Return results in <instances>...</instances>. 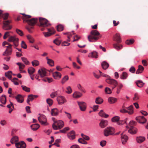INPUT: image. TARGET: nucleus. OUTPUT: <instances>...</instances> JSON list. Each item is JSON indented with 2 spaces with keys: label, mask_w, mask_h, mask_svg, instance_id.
Wrapping results in <instances>:
<instances>
[{
  "label": "nucleus",
  "mask_w": 148,
  "mask_h": 148,
  "mask_svg": "<svg viewBox=\"0 0 148 148\" xmlns=\"http://www.w3.org/2000/svg\"><path fill=\"white\" fill-rule=\"evenodd\" d=\"M21 14L23 15L22 17V18L23 20V21L25 22H27L28 24L31 26L30 27H27V29L29 32H31L32 31L31 29L33 28V26L37 22L38 19L37 18H33L30 20H28V19L31 18V16L30 15H27L24 13H22Z\"/></svg>",
  "instance_id": "nucleus-1"
},
{
  "label": "nucleus",
  "mask_w": 148,
  "mask_h": 148,
  "mask_svg": "<svg viewBox=\"0 0 148 148\" xmlns=\"http://www.w3.org/2000/svg\"><path fill=\"white\" fill-rule=\"evenodd\" d=\"M113 40L116 42L113 44V47L117 50L121 49L123 46L120 44L121 42V39L119 34L116 33L113 36Z\"/></svg>",
  "instance_id": "nucleus-2"
},
{
  "label": "nucleus",
  "mask_w": 148,
  "mask_h": 148,
  "mask_svg": "<svg viewBox=\"0 0 148 148\" xmlns=\"http://www.w3.org/2000/svg\"><path fill=\"white\" fill-rule=\"evenodd\" d=\"M99 32L96 30H92L90 32V35L88 36V39L90 42H93L96 41L101 37Z\"/></svg>",
  "instance_id": "nucleus-3"
},
{
  "label": "nucleus",
  "mask_w": 148,
  "mask_h": 148,
  "mask_svg": "<svg viewBox=\"0 0 148 148\" xmlns=\"http://www.w3.org/2000/svg\"><path fill=\"white\" fill-rule=\"evenodd\" d=\"M2 46L6 47L5 51L3 53L4 56H8L11 55L12 53V47L13 45L6 41H4L2 43Z\"/></svg>",
  "instance_id": "nucleus-4"
},
{
  "label": "nucleus",
  "mask_w": 148,
  "mask_h": 148,
  "mask_svg": "<svg viewBox=\"0 0 148 148\" xmlns=\"http://www.w3.org/2000/svg\"><path fill=\"white\" fill-rule=\"evenodd\" d=\"M135 123V121H130L128 122V125H126L125 127L127 128H129V129L128 132L132 134H135L137 132V129L136 128L134 127L133 125Z\"/></svg>",
  "instance_id": "nucleus-5"
},
{
  "label": "nucleus",
  "mask_w": 148,
  "mask_h": 148,
  "mask_svg": "<svg viewBox=\"0 0 148 148\" xmlns=\"http://www.w3.org/2000/svg\"><path fill=\"white\" fill-rule=\"evenodd\" d=\"M115 132L114 129L112 127H107L103 131L104 135L106 136L112 135Z\"/></svg>",
  "instance_id": "nucleus-6"
},
{
  "label": "nucleus",
  "mask_w": 148,
  "mask_h": 148,
  "mask_svg": "<svg viewBox=\"0 0 148 148\" xmlns=\"http://www.w3.org/2000/svg\"><path fill=\"white\" fill-rule=\"evenodd\" d=\"M64 125L63 121H54L52 125V127L54 130H57L61 129Z\"/></svg>",
  "instance_id": "nucleus-7"
},
{
  "label": "nucleus",
  "mask_w": 148,
  "mask_h": 148,
  "mask_svg": "<svg viewBox=\"0 0 148 148\" xmlns=\"http://www.w3.org/2000/svg\"><path fill=\"white\" fill-rule=\"evenodd\" d=\"M39 21L40 23V26L41 27H43L41 29L42 31L44 30V27L48 26L50 25L48 23L47 20L44 18H40Z\"/></svg>",
  "instance_id": "nucleus-8"
},
{
  "label": "nucleus",
  "mask_w": 148,
  "mask_h": 148,
  "mask_svg": "<svg viewBox=\"0 0 148 148\" xmlns=\"http://www.w3.org/2000/svg\"><path fill=\"white\" fill-rule=\"evenodd\" d=\"M19 39L15 36H10L9 38L8 41L10 42H13V44L15 47L18 45Z\"/></svg>",
  "instance_id": "nucleus-9"
},
{
  "label": "nucleus",
  "mask_w": 148,
  "mask_h": 148,
  "mask_svg": "<svg viewBox=\"0 0 148 148\" xmlns=\"http://www.w3.org/2000/svg\"><path fill=\"white\" fill-rule=\"evenodd\" d=\"M106 81L107 83L112 85V89L113 90L114 88L118 85V82L117 81L113 79L108 78L106 79Z\"/></svg>",
  "instance_id": "nucleus-10"
},
{
  "label": "nucleus",
  "mask_w": 148,
  "mask_h": 148,
  "mask_svg": "<svg viewBox=\"0 0 148 148\" xmlns=\"http://www.w3.org/2000/svg\"><path fill=\"white\" fill-rule=\"evenodd\" d=\"M11 21H5L3 22V28L6 30L10 29L12 28V26L10 25Z\"/></svg>",
  "instance_id": "nucleus-11"
},
{
  "label": "nucleus",
  "mask_w": 148,
  "mask_h": 148,
  "mask_svg": "<svg viewBox=\"0 0 148 148\" xmlns=\"http://www.w3.org/2000/svg\"><path fill=\"white\" fill-rule=\"evenodd\" d=\"M48 31L49 32L43 33L44 36L46 37L49 36L51 35L54 34L56 32L55 30L53 28L48 29Z\"/></svg>",
  "instance_id": "nucleus-12"
},
{
  "label": "nucleus",
  "mask_w": 148,
  "mask_h": 148,
  "mask_svg": "<svg viewBox=\"0 0 148 148\" xmlns=\"http://www.w3.org/2000/svg\"><path fill=\"white\" fill-rule=\"evenodd\" d=\"M77 102L81 110L82 111H84L86 108V104L83 101H78Z\"/></svg>",
  "instance_id": "nucleus-13"
},
{
  "label": "nucleus",
  "mask_w": 148,
  "mask_h": 148,
  "mask_svg": "<svg viewBox=\"0 0 148 148\" xmlns=\"http://www.w3.org/2000/svg\"><path fill=\"white\" fill-rule=\"evenodd\" d=\"M38 73L41 77L42 78L46 76V69L42 68L39 70L38 71Z\"/></svg>",
  "instance_id": "nucleus-14"
},
{
  "label": "nucleus",
  "mask_w": 148,
  "mask_h": 148,
  "mask_svg": "<svg viewBox=\"0 0 148 148\" xmlns=\"http://www.w3.org/2000/svg\"><path fill=\"white\" fill-rule=\"evenodd\" d=\"M119 125H123L125 127L127 125L130 121H112Z\"/></svg>",
  "instance_id": "nucleus-15"
},
{
  "label": "nucleus",
  "mask_w": 148,
  "mask_h": 148,
  "mask_svg": "<svg viewBox=\"0 0 148 148\" xmlns=\"http://www.w3.org/2000/svg\"><path fill=\"white\" fill-rule=\"evenodd\" d=\"M75 132L73 130H72L67 134V136L69 138L70 140H73L75 138Z\"/></svg>",
  "instance_id": "nucleus-16"
},
{
  "label": "nucleus",
  "mask_w": 148,
  "mask_h": 148,
  "mask_svg": "<svg viewBox=\"0 0 148 148\" xmlns=\"http://www.w3.org/2000/svg\"><path fill=\"white\" fill-rule=\"evenodd\" d=\"M121 139L122 144L125 145L126 144L128 139V136L125 135H123L121 134Z\"/></svg>",
  "instance_id": "nucleus-17"
},
{
  "label": "nucleus",
  "mask_w": 148,
  "mask_h": 148,
  "mask_svg": "<svg viewBox=\"0 0 148 148\" xmlns=\"http://www.w3.org/2000/svg\"><path fill=\"white\" fill-rule=\"evenodd\" d=\"M38 97L37 95H28V98L27 100V103L30 105V104L29 103L30 101H32L35 98H36Z\"/></svg>",
  "instance_id": "nucleus-18"
},
{
  "label": "nucleus",
  "mask_w": 148,
  "mask_h": 148,
  "mask_svg": "<svg viewBox=\"0 0 148 148\" xmlns=\"http://www.w3.org/2000/svg\"><path fill=\"white\" fill-rule=\"evenodd\" d=\"M57 100L60 104L63 103L66 101L65 99L61 96H59L57 97Z\"/></svg>",
  "instance_id": "nucleus-19"
},
{
  "label": "nucleus",
  "mask_w": 148,
  "mask_h": 148,
  "mask_svg": "<svg viewBox=\"0 0 148 148\" xmlns=\"http://www.w3.org/2000/svg\"><path fill=\"white\" fill-rule=\"evenodd\" d=\"M61 74L59 72H55L53 74V77L56 79H59L61 78Z\"/></svg>",
  "instance_id": "nucleus-20"
},
{
  "label": "nucleus",
  "mask_w": 148,
  "mask_h": 148,
  "mask_svg": "<svg viewBox=\"0 0 148 148\" xmlns=\"http://www.w3.org/2000/svg\"><path fill=\"white\" fill-rule=\"evenodd\" d=\"M108 124V121H101L99 125L101 128H103L106 127Z\"/></svg>",
  "instance_id": "nucleus-21"
},
{
  "label": "nucleus",
  "mask_w": 148,
  "mask_h": 148,
  "mask_svg": "<svg viewBox=\"0 0 148 148\" xmlns=\"http://www.w3.org/2000/svg\"><path fill=\"white\" fill-rule=\"evenodd\" d=\"M15 98L18 103H22L23 101V98L22 95H18L15 97Z\"/></svg>",
  "instance_id": "nucleus-22"
},
{
  "label": "nucleus",
  "mask_w": 148,
  "mask_h": 148,
  "mask_svg": "<svg viewBox=\"0 0 148 148\" xmlns=\"http://www.w3.org/2000/svg\"><path fill=\"white\" fill-rule=\"evenodd\" d=\"M127 110V113L129 114H132L134 113L133 106V105H131L130 106L126 107Z\"/></svg>",
  "instance_id": "nucleus-23"
},
{
  "label": "nucleus",
  "mask_w": 148,
  "mask_h": 148,
  "mask_svg": "<svg viewBox=\"0 0 148 148\" xmlns=\"http://www.w3.org/2000/svg\"><path fill=\"white\" fill-rule=\"evenodd\" d=\"M101 65L102 68L104 70L108 69L109 66V64L106 61H103L101 63Z\"/></svg>",
  "instance_id": "nucleus-24"
},
{
  "label": "nucleus",
  "mask_w": 148,
  "mask_h": 148,
  "mask_svg": "<svg viewBox=\"0 0 148 148\" xmlns=\"http://www.w3.org/2000/svg\"><path fill=\"white\" fill-rule=\"evenodd\" d=\"M30 127L32 130L36 131L40 127V125L38 124H34L31 125Z\"/></svg>",
  "instance_id": "nucleus-25"
},
{
  "label": "nucleus",
  "mask_w": 148,
  "mask_h": 148,
  "mask_svg": "<svg viewBox=\"0 0 148 148\" xmlns=\"http://www.w3.org/2000/svg\"><path fill=\"white\" fill-rule=\"evenodd\" d=\"M144 70V68L141 65H139L138 69L136 70V74H138L143 72Z\"/></svg>",
  "instance_id": "nucleus-26"
},
{
  "label": "nucleus",
  "mask_w": 148,
  "mask_h": 148,
  "mask_svg": "<svg viewBox=\"0 0 148 148\" xmlns=\"http://www.w3.org/2000/svg\"><path fill=\"white\" fill-rule=\"evenodd\" d=\"M58 111L56 108L52 109L51 111V114L53 116H56L58 115Z\"/></svg>",
  "instance_id": "nucleus-27"
},
{
  "label": "nucleus",
  "mask_w": 148,
  "mask_h": 148,
  "mask_svg": "<svg viewBox=\"0 0 148 148\" xmlns=\"http://www.w3.org/2000/svg\"><path fill=\"white\" fill-rule=\"evenodd\" d=\"M136 140L138 143H140L145 140V138L144 137L139 136L136 138Z\"/></svg>",
  "instance_id": "nucleus-28"
},
{
  "label": "nucleus",
  "mask_w": 148,
  "mask_h": 148,
  "mask_svg": "<svg viewBox=\"0 0 148 148\" xmlns=\"http://www.w3.org/2000/svg\"><path fill=\"white\" fill-rule=\"evenodd\" d=\"M99 114L100 116L105 118H107L109 116L108 114H106L102 110L100 111L99 113Z\"/></svg>",
  "instance_id": "nucleus-29"
},
{
  "label": "nucleus",
  "mask_w": 148,
  "mask_h": 148,
  "mask_svg": "<svg viewBox=\"0 0 148 148\" xmlns=\"http://www.w3.org/2000/svg\"><path fill=\"white\" fill-rule=\"evenodd\" d=\"M117 99L116 98L113 97H110L108 98V101L110 103H114L117 101Z\"/></svg>",
  "instance_id": "nucleus-30"
},
{
  "label": "nucleus",
  "mask_w": 148,
  "mask_h": 148,
  "mask_svg": "<svg viewBox=\"0 0 148 148\" xmlns=\"http://www.w3.org/2000/svg\"><path fill=\"white\" fill-rule=\"evenodd\" d=\"M88 57L97 58V53L96 52H93L89 54Z\"/></svg>",
  "instance_id": "nucleus-31"
},
{
  "label": "nucleus",
  "mask_w": 148,
  "mask_h": 148,
  "mask_svg": "<svg viewBox=\"0 0 148 148\" xmlns=\"http://www.w3.org/2000/svg\"><path fill=\"white\" fill-rule=\"evenodd\" d=\"M128 74L125 72H123L120 76V77L121 79H124L127 78L128 77Z\"/></svg>",
  "instance_id": "nucleus-32"
},
{
  "label": "nucleus",
  "mask_w": 148,
  "mask_h": 148,
  "mask_svg": "<svg viewBox=\"0 0 148 148\" xmlns=\"http://www.w3.org/2000/svg\"><path fill=\"white\" fill-rule=\"evenodd\" d=\"M0 101L3 104H5L6 103V96L5 95H2L0 98Z\"/></svg>",
  "instance_id": "nucleus-33"
},
{
  "label": "nucleus",
  "mask_w": 148,
  "mask_h": 148,
  "mask_svg": "<svg viewBox=\"0 0 148 148\" xmlns=\"http://www.w3.org/2000/svg\"><path fill=\"white\" fill-rule=\"evenodd\" d=\"M136 83L137 86L140 88L142 87L144 84V83L141 80L137 81Z\"/></svg>",
  "instance_id": "nucleus-34"
},
{
  "label": "nucleus",
  "mask_w": 148,
  "mask_h": 148,
  "mask_svg": "<svg viewBox=\"0 0 148 148\" xmlns=\"http://www.w3.org/2000/svg\"><path fill=\"white\" fill-rule=\"evenodd\" d=\"M103 101V100L99 97L97 98L95 100L96 103L98 104H100L102 103Z\"/></svg>",
  "instance_id": "nucleus-35"
},
{
  "label": "nucleus",
  "mask_w": 148,
  "mask_h": 148,
  "mask_svg": "<svg viewBox=\"0 0 148 148\" xmlns=\"http://www.w3.org/2000/svg\"><path fill=\"white\" fill-rule=\"evenodd\" d=\"M69 79V77L68 75L65 76L62 79L61 83L62 84H64Z\"/></svg>",
  "instance_id": "nucleus-36"
},
{
  "label": "nucleus",
  "mask_w": 148,
  "mask_h": 148,
  "mask_svg": "<svg viewBox=\"0 0 148 148\" xmlns=\"http://www.w3.org/2000/svg\"><path fill=\"white\" fill-rule=\"evenodd\" d=\"M82 95V94L79 92H75L73 95V96L74 98H78Z\"/></svg>",
  "instance_id": "nucleus-37"
},
{
  "label": "nucleus",
  "mask_w": 148,
  "mask_h": 148,
  "mask_svg": "<svg viewBox=\"0 0 148 148\" xmlns=\"http://www.w3.org/2000/svg\"><path fill=\"white\" fill-rule=\"evenodd\" d=\"M35 69L32 67H29L28 69V72L30 75H31L34 73Z\"/></svg>",
  "instance_id": "nucleus-38"
},
{
  "label": "nucleus",
  "mask_w": 148,
  "mask_h": 148,
  "mask_svg": "<svg viewBox=\"0 0 148 148\" xmlns=\"http://www.w3.org/2000/svg\"><path fill=\"white\" fill-rule=\"evenodd\" d=\"M27 39L29 40V42L31 43H33L34 42V40L33 38L30 35H27Z\"/></svg>",
  "instance_id": "nucleus-39"
},
{
  "label": "nucleus",
  "mask_w": 148,
  "mask_h": 148,
  "mask_svg": "<svg viewBox=\"0 0 148 148\" xmlns=\"http://www.w3.org/2000/svg\"><path fill=\"white\" fill-rule=\"evenodd\" d=\"M40 116L38 117V120H45L46 118L45 116L42 114H39Z\"/></svg>",
  "instance_id": "nucleus-40"
},
{
  "label": "nucleus",
  "mask_w": 148,
  "mask_h": 148,
  "mask_svg": "<svg viewBox=\"0 0 148 148\" xmlns=\"http://www.w3.org/2000/svg\"><path fill=\"white\" fill-rule=\"evenodd\" d=\"M46 59L47 60V63L48 64L51 66L54 65V61L52 60L49 59L48 57L46 58Z\"/></svg>",
  "instance_id": "nucleus-41"
},
{
  "label": "nucleus",
  "mask_w": 148,
  "mask_h": 148,
  "mask_svg": "<svg viewBox=\"0 0 148 148\" xmlns=\"http://www.w3.org/2000/svg\"><path fill=\"white\" fill-rule=\"evenodd\" d=\"M77 87L78 89L82 92L85 93L86 92V90L84 89V88L82 87L80 84H78L77 85Z\"/></svg>",
  "instance_id": "nucleus-42"
},
{
  "label": "nucleus",
  "mask_w": 148,
  "mask_h": 148,
  "mask_svg": "<svg viewBox=\"0 0 148 148\" xmlns=\"http://www.w3.org/2000/svg\"><path fill=\"white\" fill-rule=\"evenodd\" d=\"M16 64L19 66V68L20 71H22L25 67V65L20 62L16 63Z\"/></svg>",
  "instance_id": "nucleus-43"
},
{
  "label": "nucleus",
  "mask_w": 148,
  "mask_h": 148,
  "mask_svg": "<svg viewBox=\"0 0 148 148\" xmlns=\"http://www.w3.org/2000/svg\"><path fill=\"white\" fill-rule=\"evenodd\" d=\"M117 87V91H116V93L118 94L119 93L120 91V89L122 88L123 87V85L121 84H118Z\"/></svg>",
  "instance_id": "nucleus-44"
},
{
  "label": "nucleus",
  "mask_w": 148,
  "mask_h": 148,
  "mask_svg": "<svg viewBox=\"0 0 148 148\" xmlns=\"http://www.w3.org/2000/svg\"><path fill=\"white\" fill-rule=\"evenodd\" d=\"M138 123H140L142 124H145V127L146 129H148V122L147 121H138Z\"/></svg>",
  "instance_id": "nucleus-45"
},
{
  "label": "nucleus",
  "mask_w": 148,
  "mask_h": 148,
  "mask_svg": "<svg viewBox=\"0 0 148 148\" xmlns=\"http://www.w3.org/2000/svg\"><path fill=\"white\" fill-rule=\"evenodd\" d=\"M12 72L11 71H9L8 72L5 73V75L6 77H8L9 79H10L12 78Z\"/></svg>",
  "instance_id": "nucleus-46"
},
{
  "label": "nucleus",
  "mask_w": 148,
  "mask_h": 148,
  "mask_svg": "<svg viewBox=\"0 0 148 148\" xmlns=\"http://www.w3.org/2000/svg\"><path fill=\"white\" fill-rule=\"evenodd\" d=\"M23 90L27 92H29L30 91V88L27 87L25 86L22 85L21 86Z\"/></svg>",
  "instance_id": "nucleus-47"
},
{
  "label": "nucleus",
  "mask_w": 148,
  "mask_h": 148,
  "mask_svg": "<svg viewBox=\"0 0 148 148\" xmlns=\"http://www.w3.org/2000/svg\"><path fill=\"white\" fill-rule=\"evenodd\" d=\"M134 41V40L133 39L127 40L126 41L125 43L127 45H130L133 44Z\"/></svg>",
  "instance_id": "nucleus-48"
},
{
  "label": "nucleus",
  "mask_w": 148,
  "mask_h": 148,
  "mask_svg": "<svg viewBox=\"0 0 148 148\" xmlns=\"http://www.w3.org/2000/svg\"><path fill=\"white\" fill-rule=\"evenodd\" d=\"M18 138L17 136H14L13 137L11 140V143L13 144L14 142L18 141Z\"/></svg>",
  "instance_id": "nucleus-49"
},
{
  "label": "nucleus",
  "mask_w": 148,
  "mask_h": 148,
  "mask_svg": "<svg viewBox=\"0 0 148 148\" xmlns=\"http://www.w3.org/2000/svg\"><path fill=\"white\" fill-rule=\"evenodd\" d=\"M63 25H58L57 27V29L58 31L60 32L62 31L63 30Z\"/></svg>",
  "instance_id": "nucleus-50"
},
{
  "label": "nucleus",
  "mask_w": 148,
  "mask_h": 148,
  "mask_svg": "<svg viewBox=\"0 0 148 148\" xmlns=\"http://www.w3.org/2000/svg\"><path fill=\"white\" fill-rule=\"evenodd\" d=\"M136 120H147L146 119H145L144 116H139L136 117Z\"/></svg>",
  "instance_id": "nucleus-51"
},
{
  "label": "nucleus",
  "mask_w": 148,
  "mask_h": 148,
  "mask_svg": "<svg viewBox=\"0 0 148 148\" xmlns=\"http://www.w3.org/2000/svg\"><path fill=\"white\" fill-rule=\"evenodd\" d=\"M105 92L107 94H110L112 93L111 90L110 89L107 87H106L105 88Z\"/></svg>",
  "instance_id": "nucleus-52"
},
{
  "label": "nucleus",
  "mask_w": 148,
  "mask_h": 148,
  "mask_svg": "<svg viewBox=\"0 0 148 148\" xmlns=\"http://www.w3.org/2000/svg\"><path fill=\"white\" fill-rule=\"evenodd\" d=\"M69 130V128L68 127H64V129L60 131V132L65 133L66 132V131Z\"/></svg>",
  "instance_id": "nucleus-53"
},
{
  "label": "nucleus",
  "mask_w": 148,
  "mask_h": 148,
  "mask_svg": "<svg viewBox=\"0 0 148 148\" xmlns=\"http://www.w3.org/2000/svg\"><path fill=\"white\" fill-rule=\"evenodd\" d=\"M32 65L33 66H36L39 64V62L37 60H34L32 62Z\"/></svg>",
  "instance_id": "nucleus-54"
},
{
  "label": "nucleus",
  "mask_w": 148,
  "mask_h": 148,
  "mask_svg": "<svg viewBox=\"0 0 148 148\" xmlns=\"http://www.w3.org/2000/svg\"><path fill=\"white\" fill-rule=\"evenodd\" d=\"M21 58L23 61L25 63V64L27 65L29 63V62L28 61L26 58L24 57H22Z\"/></svg>",
  "instance_id": "nucleus-55"
},
{
  "label": "nucleus",
  "mask_w": 148,
  "mask_h": 148,
  "mask_svg": "<svg viewBox=\"0 0 148 148\" xmlns=\"http://www.w3.org/2000/svg\"><path fill=\"white\" fill-rule=\"evenodd\" d=\"M47 103L50 106L52 105L53 103V101L52 99H47Z\"/></svg>",
  "instance_id": "nucleus-56"
},
{
  "label": "nucleus",
  "mask_w": 148,
  "mask_h": 148,
  "mask_svg": "<svg viewBox=\"0 0 148 148\" xmlns=\"http://www.w3.org/2000/svg\"><path fill=\"white\" fill-rule=\"evenodd\" d=\"M16 30L17 33L21 36H23V33L22 31L18 29H16Z\"/></svg>",
  "instance_id": "nucleus-57"
},
{
  "label": "nucleus",
  "mask_w": 148,
  "mask_h": 148,
  "mask_svg": "<svg viewBox=\"0 0 148 148\" xmlns=\"http://www.w3.org/2000/svg\"><path fill=\"white\" fill-rule=\"evenodd\" d=\"M21 45V47L22 48L24 49H26L27 48V45L24 41H22Z\"/></svg>",
  "instance_id": "nucleus-58"
},
{
  "label": "nucleus",
  "mask_w": 148,
  "mask_h": 148,
  "mask_svg": "<svg viewBox=\"0 0 148 148\" xmlns=\"http://www.w3.org/2000/svg\"><path fill=\"white\" fill-rule=\"evenodd\" d=\"M78 141L79 143L83 144H86L87 143V142L82 138H79L78 140Z\"/></svg>",
  "instance_id": "nucleus-59"
},
{
  "label": "nucleus",
  "mask_w": 148,
  "mask_h": 148,
  "mask_svg": "<svg viewBox=\"0 0 148 148\" xmlns=\"http://www.w3.org/2000/svg\"><path fill=\"white\" fill-rule=\"evenodd\" d=\"M21 148H25L26 144L23 141H21L20 142Z\"/></svg>",
  "instance_id": "nucleus-60"
},
{
  "label": "nucleus",
  "mask_w": 148,
  "mask_h": 148,
  "mask_svg": "<svg viewBox=\"0 0 148 148\" xmlns=\"http://www.w3.org/2000/svg\"><path fill=\"white\" fill-rule=\"evenodd\" d=\"M57 95V91L52 92L50 95L51 97V98H54Z\"/></svg>",
  "instance_id": "nucleus-61"
},
{
  "label": "nucleus",
  "mask_w": 148,
  "mask_h": 148,
  "mask_svg": "<svg viewBox=\"0 0 148 148\" xmlns=\"http://www.w3.org/2000/svg\"><path fill=\"white\" fill-rule=\"evenodd\" d=\"M40 123L43 125H49L47 121H39Z\"/></svg>",
  "instance_id": "nucleus-62"
},
{
  "label": "nucleus",
  "mask_w": 148,
  "mask_h": 148,
  "mask_svg": "<svg viewBox=\"0 0 148 148\" xmlns=\"http://www.w3.org/2000/svg\"><path fill=\"white\" fill-rule=\"evenodd\" d=\"M18 80V79L16 78H14L12 80V81L13 82L14 84L15 85H18V83L17 82V81Z\"/></svg>",
  "instance_id": "nucleus-63"
},
{
  "label": "nucleus",
  "mask_w": 148,
  "mask_h": 148,
  "mask_svg": "<svg viewBox=\"0 0 148 148\" xmlns=\"http://www.w3.org/2000/svg\"><path fill=\"white\" fill-rule=\"evenodd\" d=\"M129 71L132 73H134L136 71V69L134 66H132L129 69Z\"/></svg>",
  "instance_id": "nucleus-64"
}]
</instances>
